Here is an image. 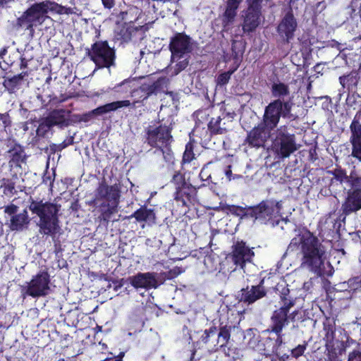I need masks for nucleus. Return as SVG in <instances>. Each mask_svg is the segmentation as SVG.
Listing matches in <instances>:
<instances>
[{"mask_svg": "<svg viewBox=\"0 0 361 361\" xmlns=\"http://www.w3.org/2000/svg\"><path fill=\"white\" fill-rule=\"evenodd\" d=\"M30 209L39 217L38 226L42 234L54 235L60 230L57 213L58 207L52 203L32 202Z\"/></svg>", "mask_w": 361, "mask_h": 361, "instance_id": "4", "label": "nucleus"}, {"mask_svg": "<svg viewBox=\"0 0 361 361\" xmlns=\"http://www.w3.org/2000/svg\"><path fill=\"white\" fill-rule=\"evenodd\" d=\"M131 217H134L138 222H145L148 225H152L155 222V214L153 210L147 207H141L135 211Z\"/></svg>", "mask_w": 361, "mask_h": 361, "instance_id": "26", "label": "nucleus"}, {"mask_svg": "<svg viewBox=\"0 0 361 361\" xmlns=\"http://www.w3.org/2000/svg\"><path fill=\"white\" fill-rule=\"evenodd\" d=\"M266 295V291L262 285L252 286L241 290L240 301L252 304L257 300L262 298Z\"/></svg>", "mask_w": 361, "mask_h": 361, "instance_id": "22", "label": "nucleus"}, {"mask_svg": "<svg viewBox=\"0 0 361 361\" xmlns=\"http://www.w3.org/2000/svg\"><path fill=\"white\" fill-rule=\"evenodd\" d=\"M348 183L351 186V190H361V176H357L355 173H351L348 178Z\"/></svg>", "mask_w": 361, "mask_h": 361, "instance_id": "33", "label": "nucleus"}, {"mask_svg": "<svg viewBox=\"0 0 361 361\" xmlns=\"http://www.w3.org/2000/svg\"><path fill=\"white\" fill-rule=\"evenodd\" d=\"M130 284L136 289L149 290L159 286L158 274L155 272L138 273L129 279Z\"/></svg>", "mask_w": 361, "mask_h": 361, "instance_id": "15", "label": "nucleus"}, {"mask_svg": "<svg viewBox=\"0 0 361 361\" xmlns=\"http://www.w3.org/2000/svg\"><path fill=\"white\" fill-rule=\"evenodd\" d=\"M170 50L172 62L180 60L183 54L191 51L190 38L183 34L176 35L171 41Z\"/></svg>", "mask_w": 361, "mask_h": 361, "instance_id": "14", "label": "nucleus"}, {"mask_svg": "<svg viewBox=\"0 0 361 361\" xmlns=\"http://www.w3.org/2000/svg\"><path fill=\"white\" fill-rule=\"evenodd\" d=\"M337 48H338L339 50H341V49H342V48H341V44H337Z\"/></svg>", "mask_w": 361, "mask_h": 361, "instance_id": "50", "label": "nucleus"}, {"mask_svg": "<svg viewBox=\"0 0 361 361\" xmlns=\"http://www.w3.org/2000/svg\"><path fill=\"white\" fill-rule=\"evenodd\" d=\"M248 8L244 18L243 29L245 32H252L261 23L262 18L260 12V2L257 0H247Z\"/></svg>", "mask_w": 361, "mask_h": 361, "instance_id": "12", "label": "nucleus"}, {"mask_svg": "<svg viewBox=\"0 0 361 361\" xmlns=\"http://www.w3.org/2000/svg\"><path fill=\"white\" fill-rule=\"evenodd\" d=\"M148 143L154 147H157L162 152L164 158L167 161L172 160L173 156L169 148L172 140L169 127L159 126L157 128L149 130L147 133Z\"/></svg>", "mask_w": 361, "mask_h": 361, "instance_id": "6", "label": "nucleus"}, {"mask_svg": "<svg viewBox=\"0 0 361 361\" xmlns=\"http://www.w3.org/2000/svg\"><path fill=\"white\" fill-rule=\"evenodd\" d=\"M303 286H304V288H309V284H308V283H304V285H303Z\"/></svg>", "mask_w": 361, "mask_h": 361, "instance_id": "49", "label": "nucleus"}, {"mask_svg": "<svg viewBox=\"0 0 361 361\" xmlns=\"http://www.w3.org/2000/svg\"><path fill=\"white\" fill-rule=\"evenodd\" d=\"M172 271L174 273V276H177L182 272L179 268H175Z\"/></svg>", "mask_w": 361, "mask_h": 361, "instance_id": "45", "label": "nucleus"}, {"mask_svg": "<svg viewBox=\"0 0 361 361\" xmlns=\"http://www.w3.org/2000/svg\"><path fill=\"white\" fill-rule=\"evenodd\" d=\"M348 361H361V353L354 351L349 354Z\"/></svg>", "mask_w": 361, "mask_h": 361, "instance_id": "39", "label": "nucleus"}, {"mask_svg": "<svg viewBox=\"0 0 361 361\" xmlns=\"http://www.w3.org/2000/svg\"><path fill=\"white\" fill-rule=\"evenodd\" d=\"M257 1H258V2H260V3H261V2H262V0H257Z\"/></svg>", "mask_w": 361, "mask_h": 361, "instance_id": "51", "label": "nucleus"}, {"mask_svg": "<svg viewBox=\"0 0 361 361\" xmlns=\"http://www.w3.org/2000/svg\"><path fill=\"white\" fill-rule=\"evenodd\" d=\"M324 64L318 63V64H317V65L314 66V71H315L317 73H322V71H323V69H324Z\"/></svg>", "mask_w": 361, "mask_h": 361, "instance_id": "43", "label": "nucleus"}, {"mask_svg": "<svg viewBox=\"0 0 361 361\" xmlns=\"http://www.w3.org/2000/svg\"><path fill=\"white\" fill-rule=\"evenodd\" d=\"M211 338H216V327H211L209 330H205L202 336V340L204 343H209Z\"/></svg>", "mask_w": 361, "mask_h": 361, "instance_id": "34", "label": "nucleus"}, {"mask_svg": "<svg viewBox=\"0 0 361 361\" xmlns=\"http://www.w3.org/2000/svg\"><path fill=\"white\" fill-rule=\"evenodd\" d=\"M188 65V59H183L179 61L174 66H171L170 71H171L172 75H178L180 71L184 70Z\"/></svg>", "mask_w": 361, "mask_h": 361, "instance_id": "32", "label": "nucleus"}, {"mask_svg": "<svg viewBox=\"0 0 361 361\" xmlns=\"http://www.w3.org/2000/svg\"><path fill=\"white\" fill-rule=\"evenodd\" d=\"M98 197L106 199L111 202L109 211L110 214L117 212V206L119 198V190L117 185L107 186L104 184L99 185L97 190Z\"/></svg>", "mask_w": 361, "mask_h": 361, "instance_id": "18", "label": "nucleus"}, {"mask_svg": "<svg viewBox=\"0 0 361 361\" xmlns=\"http://www.w3.org/2000/svg\"><path fill=\"white\" fill-rule=\"evenodd\" d=\"M361 209V190L350 189L347 192V197L342 204L343 213L348 214Z\"/></svg>", "mask_w": 361, "mask_h": 361, "instance_id": "20", "label": "nucleus"}, {"mask_svg": "<svg viewBox=\"0 0 361 361\" xmlns=\"http://www.w3.org/2000/svg\"><path fill=\"white\" fill-rule=\"evenodd\" d=\"M6 189H8L9 192H12L13 190L14 189V187L8 185L7 187H6Z\"/></svg>", "mask_w": 361, "mask_h": 361, "instance_id": "47", "label": "nucleus"}, {"mask_svg": "<svg viewBox=\"0 0 361 361\" xmlns=\"http://www.w3.org/2000/svg\"><path fill=\"white\" fill-rule=\"evenodd\" d=\"M28 223L27 212L24 210L23 212L12 216L10 228L13 231H20L27 226Z\"/></svg>", "mask_w": 361, "mask_h": 361, "instance_id": "27", "label": "nucleus"}, {"mask_svg": "<svg viewBox=\"0 0 361 361\" xmlns=\"http://www.w3.org/2000/svg\"><path fill=\"white\" fill-rule=\"evenodd\" d=\"M131 103L129 100H122L113 102L105 105L99 106L98 108L92 111L89 115H101L108 112L116 111L123 107H128L130 106Z\"/></svg>", "mask_w": 361, "mask_h": 361, "instance_id": "25", "label": "nucleus"}, {"mask_svg": "<svg viewBox=\"0 0 361 361\" xmlns=\"http://www.w3.org/2000/svg\"><path fill=\"white\" fill-rule=\"evenodd\" d=\"M173 181L178 185L179 187L183 182L182 175L179 173H176L173 177Z\"/></svg>", "mask_w": 361, "mask_h": 361, "instance_id": "40", "label": "nucleus"}, {"mask_svg": "<svg viewBox=\"0 0 361 361\" xmlns=\"http://www.w3.org/2000/svg\"><path fill=\"white\" fill-rule=\"evenodd\" d=\"M298 27L297 21L292 13H287L277 27V32L282 40L289 43L294 37Z\"/></svg>", "mask_w": 361, "mask_h": 361, "instance_id": "17", "label": "nucleus"}, {"mask_svg": "<svg viewBox=\"0 0 361 361\" xmlns=\"http://www.w3.org/2000/svg\"><path fill=\"white\" fill-rule=\"evenodd\" d=\"M295 249H300L302 255L301 265L304 268L319 276L332 274L324 247L310 231H301L292 239L288 250Z\"/></svg>", "mask_w": 361, "mask_h": 361, "instance_id": "1", "label": "nucleus"}, {"mask_svg": "<svg viewBox=\"0 0 361 361\" xmlns=\"http://www.w3.org/2000/svg\"><path fill=\"white\" fill-rule=\"evenodd\" d=\"M305 350V347L300 345L292 350V355L295 357H298L303 354Z\"/></svg>", "mask_w": 361, "mask_h": 361, "instance_id": "38", "label": "nucleus"}, {"mask_svg": "<svg viewBox=\"0 0 361 361\" xmlns=\"http://www.w3.org/2000/svg\"><path fill=\"white\" fill-rule=\"evenodd\" d=\"M216 343L219 344L221 347L226 345L230 338V333L226 328H221L219 332L216 331Z\"/></svg>", "mask_w": 361, "mask_h": 361, "instance_id": "30", "label": "nucleus"}, {"mask_svg": "<svg viewBox=\"0 0 361 361\" xmlns=\"http://www.w3.org/2000/svg\"><path fill=\"white\" fill-rule=\"evenodd\" d=\"M25 75V73H20L12 77L11 78L6 79L4 82V87L9 92V93L14 92L17 87L23 79Z\"/></svg>", "mask_w": 361, "mask_h": 361, "instance_id": "29", "label": "nucleus"}, {"mask_svg": "<svg viewBox=\"0 0 361 361\" xmlns=\"http://www.w3.org/2000/svg\"><path fill=\"white\" fill-rule=\"evenodd\" d=\"M49 11L58 14L75 13L74 8L65 7L55 2L46 1L35 4L29 8L18 19V23L21 27L32 30V27L41 25L49 17L47 16Z\"/></svg>", "mask_w": 361, "mask_h": 361, "instance_id": "3", "label": "nucleus"}, {"mask_svg": "<svg viewBox=\"0 0 361 361\" xmlns=\"http://www.w3.org/2000/svg\"><path fill=\"white\" fill-rule=\"evenodd\" d=\"M226 176L228 177V178L229 180H231V175H232V172H231V171L230 169H229V170H228V171H226Z\"/></svg>", "mask_w": 361, "mask_h": 361, "instance_id": "46", "label": "nucleus"}, {"mask_svg": "<svg viewBox=\"0 0 361 361\" xmlns=\"http://www.w3.org/2000/svg\"><path fill=\"white\" fill-rule=\"evenodd\" d=\"M243 0H225L226 9L223 14V24L224 27L232 23L237 15V10Z\"/></svg>", "mask_w": 361, "mask_h": 361, "instance_id": "24", "label": "nucleus"}, {"mask_svg": "<svg viewBox=\"0 0 361 361\" xmlns=\"http://www.w3.org/2000/svg\"><path fill=\"white\" fill-rule=\"evenodd\" d=\"M293 305L290 301L285 302L284 305L278 310H276L271 317L272 331L279 334L283 326L288 324V312L289 309Z\"/></svg>", "mask_w": 361, "mask_h": 361, "instance_id": "19", "label": "nucleus"}, {"mask_svg": "<svg viewBox=\"0 0 361 361\" xmlns=\"http://www.w3.org/2000/svg\"><path fill=\"white\" fill-rule=\"evenodd\" d=\"M115 0H102V4L106 8L111 9L114 6Z\"/></svg>", "mask_w": 361, "mask_h": 361, "instance_id": "41", "label": "nucleus"}, {"mask_svg": "<svg viewBox=\"0 0 361 361\" xmlns=\"http://www.w3.org/2000/svg\"><path fill=\"white\" fill-rule=\"evenodd\" d=\"M292 104L276 99L271 102L265 109L263 124L268 130L274 129L278 124L280 117L288 116L291 111Z\"/></svg>", "mask_w": 361, "mask_h": 361, "instance_id": "7", "label": "nucleus"}, {"mask_svg": "<svg viewBox=\"0 0 361 361\" xmlns=\"http://www.w3.org/2000/svg\"><path fill=\"white\" fill-rule=\"evenodd\" d=\"M123 356H124V353H121L119 354V355H118V357H118V359L115 360H111V359H108V360H104V361H122V360H121V359H122V357H123Z\"/></svg>", "mask_w": 361, "mask_h": 361, "instance_id": "44", "label": "nucleus"}, {"mask_svg": "<svg viewBox=\"0 0 361 361\" xmlns=\"http://www.w3.org/2000/svg\"><path fill=\"white\" fill-rule=\"evenodd\" d=\"M49 276L42 271L37 274L27 286L26 293L32 297L47 295L49 290Z\"/></svg>", "mask_w": 361, "mask_h": 361, "instance_id": "13", "label": "nucleus"}, {"mask_svg": "<svg viewBox=\"0 0 361 361\" xmlns=\"http://www.w3.org/2000/svg\"><path fill=\"white\" fill-rule=\"evenodd\" d=\"M253 256L254 252L241 242L235 245L232 255L227 259L231 260L234 264L239 265L244 269L246 263H250Z\"/></svg>", "mask_w": 361, "mask_h": 361, "instance_id": "16", "label": "nucleus"}, {"mask_svg": "<svg viewBox=\"0 0 361 361\" xmlns=\"http://www.w3.org/2000/svg\"><path fill=\"white\" fill-rule=\"evenodd\" d=\"M68 112L63 109L54 110L44 119L37 129L39 135H43L51 127L54 126H67L68 123Z\"/></svg>", "mask_w": 361, "mask_h": 361, "instance_id": "11", "label": "nucleus"}, {"mask_svg": "<svg viewBox=\"0 0 361 361\" xmlns=\"http://www.w3.org/2000/svg\"><path fill=\"white\" fill-rule=\"evenodd\" d=\"M233 71H228L221 74L217 79L218 84L220 85H224L226 84L228 82L231 75L233 74Z\"/></svg>", "mask_w": 361, "mask_h": 361, "instance_id": "35", "label": "nucleus"}, {"mask_svg": "<svg viewBox=\"0 0 361 361\" xmlns=\"http://www.w3.org/2000/svg\"><path fill=\"white\" fill-rule=\"evenodd\" d=\"M352 135V156L361 161V125L357 121H353L350 125Z\"/></svg>", "mask_w": 361, "mask_h": 361, "instance_id": "23", "label": "nucleus"}, {"mask_svg": "<svg viewBox=\"0 0 361 361\" xmlns=\"http://www.w3.org/2000/svg\"><path fill=\"white\" fill-rule=\"evenodd\" d=\"M281 209V202L267 200L262 201L256 207L249 208L246 212H244L242 208H239L240 212L239 215L243 214L245 216H250L255 220L266 224L279 217Z\"/></svg>", "mask_w": 361, "mask_h": 361, "instance_id": "5", "label": "nucleus"}, {"mask_svg": "<svg viewBox=\"0 0 361 361\" xmlns=\"http://www.w3.org/2000/svg\"><path fill=\"white\" fill-rule=\"evenodd\" d=\"M144 21H146L145 14L140 13L136 18L137 25L130 23L118 27L115 31V38L123 43L130 41L136 35L142 37V34L149 29V25L152 23L149 21L146 22L145 25H140V24Z\"/></svg>", "mask_w": 361, "mask_h": 361, "instance_id": "8", "label": "nucleus"}, {"mask_svg": "<svg viewBox=\"0 0 361 361\" xmlns=\"http://www.w3.org/2000/svg\"><path fill=\"white\" fill-rule=\"evenodd\" d=\"M104 219H106V220H109L110 219L109 215L107 214L106 213L104 214Z\"/></svg>", "mask_w": 361, "mask_h": 361, "instance_id": "48", "label": "nucleus"}, {"mask_svg": "<svg viewBox=\"0 0 361 361\" xmlns=\"http://www.w3.org/2000/svg\"><path fill=\"white\" fill-rule=\"evenodd\" d=\"M16 212H17V207L13 204L7 206L5 208V212L8 214H13L16 213Z\"/></svg>", "mask_w": 361, "mask_h": 361, "instance_id": "42", "label": "nucleus"}, {"mask_svg": "<svg viewBox=\"0 0 361 361\" xmlns=\"http://www.w3.org/2000/svg\"><path fill=\"white\" fill-rule=\"evenodd\" d=\"M358 282H359V283H361V279L359 280V281H358Z\"/></svg>", "mask_w": 361, "mask_h": 361, "instance_id": "52", "label": "nucleus"}, {"mask_svg": "<svg viewBox=\"0 0 361 361\" xmlns=\"http://www.w3.org/2000/svg\"><path fill=\"white\" fill-rule=\"evenodd\" d=\"M90 55L91 59L98 68H109L114 64V50L109 47L106 42H98L94 43Z\"/></svg>", "mask_w": 361, "mask_h": 361, "instance_id": "9", "label": "nucleus"}, {"mask_svg": "<svg viewBox=\"0 0 361 361\" xmlns=\"http://www.w3.org/2000/svg\"><path fill=\"white\" fill-rule=\"evenodd\" d=\"M271 130H268L263 123L255 128L250 131L247 136L249 144L253 147H257L262 146L269 137Z\"/></svg>", "mask_w": 361, "mask_h": 361, "instance_id": "21", "label": "nucleus"}, {"mask_svg": "<svg viewBox=\"0 0 361 361\" xmlns=\"http://www.w3.org/2000/svg\"><path fill=\"white\" fill-rule=\"evenodd\" d=\"M204 263L209 271H212L216 269V266L213 264V258L212 256L205 257Z\"/></svg>", "mask_w": 361, "mask_h": 361, "instance_id": "37", "label": "nucleus"}, {"mask_svg": "<svg viewBox=\"0 0 361 361\" xmlns=\"http://www.w3.org/2000/svg\"><path fill=\"white\" fill-rule=\"evenodd\" d=\"M274 151L281 158H287L298 149L295 136L280 130L273 142Z\"/></svg>", "mask_w": 361, "mask_h": 361, "instance_id": "10", "label": "nucleus"}, {"mask_svg": "<svg viewBox=\"0 0 361 361\" xmlns=\"http://www.w3.org/2000/svg\"><path fill=\"white\" fill-rule=\"evenodd\" d=\"M329 173L333 175V179H335L341 183L343 182H348V178H349V176L346 175L345 171L341 169H336L334 171H329Z\"/></svg>", "mask_w": 361, "mask_h": 361, "instance_id": "31", "label": "nucleus"}, {"mask_svg": "<svg viewBox=\"0 0 361 361\" xmlns=\"http://www.w3.org/2000/svg\"><path fill=\"white\" fill-rule=\"evenodd\" d=\"M167 80L165 77H157L152 75L145 79V82L140 83L135 78H129L124 80L121 82L116 85L112 90L118 96L127 97L130 96L135 97L134 104L138 102L140 99H145L152 94H157L164 91L166 86Z\"/></svg>", "mask_w": 361, "mask_h": 361, "instance_id": "2", "label": "nucleus"}, {"mask_svg": "<svg viewBox=\"0 0 361 361\" xmlns=\"http://www.w3.org/2000/svg\"><path fill=\"white\" fill-rule=\"evenodd\" d=\"M272 95L275 97L284 99L289 95V87L282 82L274 83L271 87Z\"/></svg>", "mask_w": 361, "mask_h": 361, "instance_id": "28", "label": "nucleus"}, {"mask_svg": "<svg viewBox=\"0 0 361 361\" xmlns=\"http://www.w3.org/2000/svg\"><path fill=\"white\" fill-rule=\"evenodd\" d=\"M194 158V154L188 145H186L185 151L183 154V160L184 162H190Z\"/></svg>", "mask_w": 361, "mask_h": 361, "instance_id": "36", "label": "nucleus"}]
</instances>
